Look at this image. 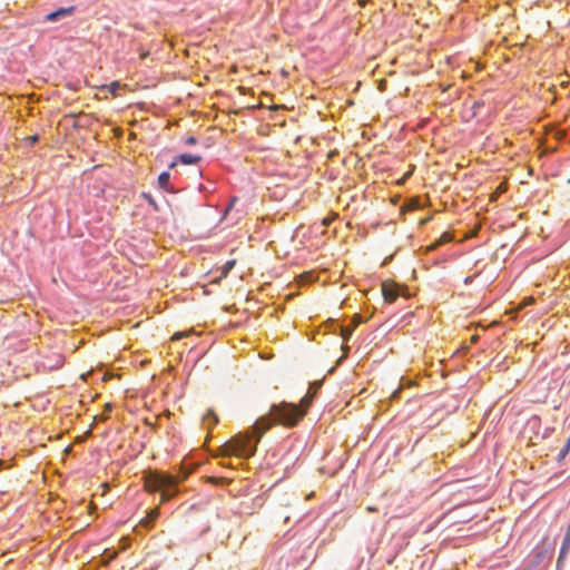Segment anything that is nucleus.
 <instances>
[{
    "mask_svg": "<svg viewBox=\"0 0 570 570\" xmlns=\"http://www.w3.org/2000/svg\"><path fill=\"white\" fill-rule=\"evenodd\" d=\"M570 549V527L568 528L566 534H564V538H563V543H562V547H561V550H560V556H559V559H562L566 557V554L568 553Z\"/></svg>",
    "mask_w": 570,
    "mask_h": 570,
    "instance_id": "f8f14e48",
    "label": "nucleus"
},
{
    "mask_svg": "<svg viewBox=\"0 0 570 570\" xmlns=\"http://www.w3.org/2000/svg\"><path fill=\"white\" fill-rule=\"evenodd\" d=\"M118 556L117 551H111L109 549H106L102 553V559L106 563L111 562L114 559H116Z\"/></svg>",
    "mask_w": 570,
    "mask_h": 570,
    "instance_id": "a211bd4d",
    "label": "nucleus"
},
{
    "mask_svg": "<svg viewBox=\"0 0 570 570\" xmlns=\"http://www.w3.org/2000/svg\"><path fill=\"white\" fill-rule=\"evenodd\" d=\"M159 514L160 511L158 507L151 509L147 513V515L139 522V525L146 528L147 530L153 529L155 521L159 518Z\"/></svg>",
    "mask_w": 570,
    "mask_h": 570,
    "instance_id": "0eeeda50",
    "label": "nucleus"
},
{
    "mask_svg": "<svg viewBox=\"0 0 570 570\" xmlns=\"http://www.w3.org/2000/svg\"><path fill=\"white\" fill-rule=\"evenodd\" d=\"M384 302L393 304L400 296H409V288L405 285H400L392 279H386L381 285Z\"/></svg>",
    "mask_w": 570,
    "mask_h": 570,
    "instance_id": "7ed1b4c3",
    "label": "nucleus"
},
{
    "mask_svg": "<svg viewBox=\"0 0 570 570\" xmlns=\"http://www.w3.org/2000/svg\"><path fill=\"white\" fill-rule=\"evenodd\" d=\"M478 341H479V335L474 334V335H472V336H471V338H470V344H471V345H474V344H476V343H478Z\"/></svg>",
    "mask_w": 570,
    "mask_h": 570,
    "instance_id": "2f4dec72",
    "label": "nucleus"
},
{
    "mask_svg": "<svg viewBox=\"0 0 570 570\" xmlns=\"http://www.w3.org/2000/svg\"><path fill=\"white\" fill-rule=\"evenodd\" d=\"M566 445H569V448H570V435H569V439H568V442L566 443Z\"/></svg>",
    "mask_w": 570,
    "mask_h": 570,
    "instance_id": "c9c22d12",
    "label": "nucleus"
},
{
    "mask_svg": "<svg viewBox=\"0 0 570 570\" xmlns=\"http://www.w3.org/2000/svg\"><path fill=\"white\" fill-rule=\"evenodd\" d=\"M112 411V404L106 403L102 412L96 416V420L106 421L110 417V412Z\"/></svg>",
    "mask_w": 570,
    "mask_h": 570,
    "instance_id": "f3484780",
    "label": "nucleus"
},
{
    "mask_svg": "<svg viewBox=\"0 0 570 570\" xmlns=\"http://www.w3.org/2000/svg\"><path fill=\"white\" fill-rule=\"evenodd\" d=\"M196 141H197V140H196V138H195V137H193V136H191V137H188V138L186 139V144H187V145H195V144H196Z\"/></svg>",
    "mask_w": 570,
    "mask_h": 570,
    "instance_id": "473e14b6",
    "label": "nucleus"
},
{
    "mask_svg": "<svg viewBox=\"0 0 570 570\" xmlns=\"http://www.w3.org/2000/svg\"><path fill=\"white\" fill-rule=\"evenodd\" d=\"M188 335L187 332H177L175 333L173 336H171V340L173 341H178V340H181L184 337H186Z\"/></svg>",
    "mask_w": 570,
    "mask_h": 570,
    "instance_id": "c85d7f7f",
    "label": "nucleus"
},
{
    "mask_svg": "<svg viewBox=\"0 0 570 570\" xmlns=\"http://www.w3.org/2000/svg\"><path fill=\"white\" fill-rule=\"evenodd\" d=\"M206 481L218 487L227 485L230 483V480L224 476H208Z\"/></svg>",
    "mask_w": 570,
    "mask_h": 570,
    "instance_id": "2eb2a0df",
    "label": "nucleus"
},
{
    "mask_svg": "<svg viewBox=\"0 0 570 570\" xmlns=\"http://www.w3.org/2000/svg\"><path fill=\"white\" fill-rule=\"evenodd\" d=\"M304 416L305 410L295 403L282 401L277 404H272L268 413L259 416L249 430L234 435L220 445L213 456L249 459L256 453L257 444L264 434L273 426L282 425L291 429L296 426Z\"/></svg>",
    "mask_w": 570,
    "mask_h": 570,
    "instance_id": "f257e3e1",
    "label": "nucleus"
},
{
    "mask_svg": "<svg viewBox=\"0 0 570 570\" xmlns=\"http://www.w3.org/2000/svg\"><path fill=\"white\" fill-rule=\"evenodd\" d=\"M317 278L314 271L305 272L298 276V284L305 285L315 282Z\"/></svg>",
    "mask_w": 570,
    "mask_h": 570,
    "instance_id": "9b49d317",
    "label": "nucleus"
},
{
    "mask_svg": "<svg viewBox=\"0 0 570 570\" xmlns=\"http://www.w3.org/2000/svg\"><path fill=\"white\" fill-rule=\"evenodd\" d=\"M507 189H508L507 183H501V184L497 187L495 191L492 194V196H491V200L497 199V197H498L499 195H501V194L505 193V191H507Z\"/></svg>",
    "mask_w": 570,
    "mask_h": 570,
    "instance_id": "aec40b11",
    "label": "nucleus"
},
{
    "mask_svg": "<svg viewBox=\"0 0 570 570\" xmlns=\"http://www.w3.org/2000/svg\"><path fill=\"white\" fill-rule=\"evenodd\" d=\"M414 167L407 170L402 178L397 180V185H403L413 174Z\"/></svg>",
    "mask_w": 570,
    "mask_h": 570,
    "instance_id": "a878e982",
    "label": "nucleus"
},
{
    "mask_svg": "<svg viewBox=\"0 0 570 570\" xmlns=\"http://www.w3.org/2000/svg\"><path fill=\"white\" fill-rule=\"evenodd\" d=\"M337 217L338 215L336 213H331L322 219V225L328 227Z\"/></svg>",
    "mask_w": 570,
    "mask_h": 570,
    "instance_id": "412c9836",
    "label": "nucleus"
},
{
    "mask_svg": "<svg viewBox=\"0 0 570 570\" xmlns=\"http://www.w3.org/2000/svg\"><path fill=\"white\" fill-rule=\"evenodd\" d=\"M76 10V7H68V8H60L53 12H50L48 13L46 17H45V20L46 21H49V22H56L60 19H63V18H67V17H70L73 14Z\"/></svg>",
    "mask_w": 570,
    "mask_h": 570,
    "instance_id": "423d86ee",
    "label": "nucleus"
},
{
    "mask_svg": "<svg viewBox=\"0 0 570 570\" xmlns=\"http://www.w3.org/2000/svg\"><path fill=\"white\" fill-rule=\"evenodd\" d=\"M200 159L202 158L199 156L191 155V154H183V155L179 156L180 163H183L185 165L197 164Z\"/></svg>",
    "mask_w": 570,
    "mask_h": 570,
    "instance_id": "ddd939ff",
    "label": "nucleus"
},
{
    "mask_svg": "<svg viewBox=\"0 0 570 570\" xmlns=\"http://www.w3.org/2000/svg\"><path fill=\"white\" fill-rule=\"evenodd\" d=\"M219 423V419L214 410H208L207 413L203 416L202 425L203 429L207 431L206 441L210 438V432Z\"/></svg>",
    "mask_w": 570,
    "mask_h": 570,
    "instance_id": "20e7f679",
    "label": "nucleus"
},
{
    "mask_svg": "<svg viewBox=\"0 0 570 570\" xmlns=\"http://www.w3.org/2000/svg\"><path fill=\"white\" fill-rule=\"evenodd\" d=\"M569 450H570L569 445H564V446L561 449L560 453H559V460L564 459V458H566V455L568 454Z\"/></svg>",
    "mask_w": 570,
    "mask_h": 570,
    "instance_id": "c756f323",
    "label": "nucleus"
},
{
    "mask_svg": "<svg viewBox=\"0 0 570 570\" xmlns=\"http://www.w3.org/2000/svg\"><path fill=\"white\" fill-rule=\"evenodd\" d=\"M65 363V357L61 354H56L53 357V361H50L49 363H45L43 366L48 370H58L62 367Z\"/></svg>",
    "mask_w": 570,
    "mask_h": 570,
    "instance_id": "9d476101",
    "label": "nucleus"
},
{
    "mask_svg": "<svg viewBox=\"0 0 570 570\" xmlns=\"http://www.w3.org/2000/svg\"><path fill=\"white\" fill-rule=\"evenodd\" d=\"M125 88L126 85H121L119 81H112L110 85L107 86V89L109 90L112 97L120 96L119 90Z\"/></svg>",
    "mask_w": 570,
    "mask_h": 570,
    "instance_id": "4468645a",
    "label": "nucleus"
},
{
    "mask_svg": "<svg viewBox=\"0 0 570 570\" xmlns=\"http://www.w3.org/2000/svg\"><path fill=\"white\" fill-rule=\"evenodd\" d=\"M170 174L168 171H164L158 177V185L160 188L167 190L169 186Z\"/></svg>",
    "mask_w": 570,
    "mask_h": 570,
    "instance_id": "dca6fc26",
    "label": "nucleus"
},
{
    "mask_svg": "<svg viewBox=\"0 0 570 570\" xmlns=\"http://www.w3.org/2000/svg\"><path fill=\"white\" fill-rule=\"evenodd\" d=\"M321 387L320 382H314L308 386L306 395L301 400L299 406L305 410V414L307 413L308 407L311 406L313 399L317 394L318 390Z\"/></svg>",
    "mask_w": 570,
    "mask_h": 570,
    "instance_id": "39448f33",
    "label": "nucleus"
},
{
    "mask_svg": "<svg viewBox=\"0 0 570 570\" xmlns=\"http://www.w3.org/2000/svg\"><path fill=\"white\" fill-rule=\"evenodd\" d=\"M234 265H235V261H228V262H226V264H225V265H224V267H223V274H224V275H227V274H228V272L234 267Z\"/></svg>",
    "mask_w": 570,
    "mask_h": 570,
    "instance_id": "cd10ccee",
    "label": "nucleus"
},
{
    "mask_svg": "<svg viewBox=\"0 0 570 570\" xmlns=\"http://www.w3.org/2000/svg\"><path fill=\"white\" fill-rule=\"evenodd\" d=\"M4 464V461L0 460V468H2Z\"/></svg>",
    "mask_w": 570,
    "mask_h": 570,
    "instance_id": "e433bc0d",
    "label": "nucleus"
},
{
    "mask_svg": "<svg viewBox=\"0 0 570 570\" xmlns=\"http://www.w3.org/2000/svg\"><path fill=\"white\" fill-rule=\"evenodd\" d=\"M414 167L407 170L402 178L397 180V185H403L413 174Z\"/></svg>",
    "mask_w": 570,
    "mask_h": 570,
    "instance_id": "bb28decb",
    "label": "nucleus"
},
{
    "mask_svg": "<svg viewBox=\"0 0 570 570\" xmlns=\"http://www.w3.org/2000/svg\"><path fill=\"white\" fill-rule=\"evenodd\" d=\"M187 478L188 472L183 470L177 474L159 470H146L142 472L144 490L149 493L160 492V504H164L179 493L178 485Z\"/></svg>",
    "mask_w": 570,
    "mask_h": 570,
    "instance_id": "f03ea898",
    "label": "nucleus"
},
{
    "mask_svg": "<svg viewBox=\"0 0 570 570\" xmlns=\"http://www.w3.org/2000/svg\"><path fill=\"white\" fill-rule=\"evenodd\" d=\"M30 139L32 142H36L38 140V136H32V137H30Z\"/></svg>",
    "mask_w": 570,
    "mask_h": 570,
    "instance_id": "f704fd0d",
    "label": "nucleus"
},
{
    "mask_svg": "<svg viewBox=\"0 0 570 570\" xmlns=\"http://www.w3.org/2000/svg\"><path fill=\"white\" fill-rule=\"evenodd\" d=\"M414 167L407 170L402 178L397 180V185H403L413 174Z\"/></svg>",
    "mask_w": 570,
    "mask_h": 570,
    "instance_id": "b1692460",
    "label": "nucleus"
},
{
    "mask_svg": "<svg viewBox=\"0 0 570 570\" xmlns=\"http://www.w3.org/2000/svg\"><path fill=\"white\" fill-rule=\"evenodd\" d=\"M353 331H354V327H343L342 328V337H343V340L347 341L351 337Z\"/></svg>",
    "mask_w": 570,
    "mask_h": 570,
    "instance_id": "4be33fe9",
    "label": "nucleus"
},
{
    "mask_svg": "<svg viewBox=\"0 0 570 570\" xmlns=\"http://www.w3.org/2000/svg\"><path fill=\"white\" fill-rule=\"evenodd\" d=\"M569 450H570L569 445H564V446L561 449L560 453H559V460L564 459V458H566V455L568 454Z\"/></svg>",
    "mask_w": 570,
    "mask_h": 570,
    "instance_id": "7c9ffc66",
    "label": "nucleus"
},
{
    "mask_svg": "<svg viewBox=\"0 0 570 570\" xmlns=\"http://www.w3.org/2000/svg\"><path fill=\"white\" fill-rule=\"evenodd\" d=\"M454 239V235L451 232H444L438 240L426 247V252H433L438 247L451 243Z\"/></svg>",
    "mask_w": 570,
    "mask_h": 570,
    "instance_id": "6e6552de",
    "label": "nucleus"
},
{
    "mask_svg": "<svg viewBox=\"0 0 570 570\" xmlns=\"http://www.w3.org/2000/svg\"><path fill=\"white\" fill-rule=\"evenodd\" d=\"M360 322H361L360 315H355L354 318H353V323H354L353 327L355 328Z\"/></svg>",
    "mask_w": 570,
    "mask_h": 570,
    "instance_id": "72a5a7b5",
    "label": "nucleus"
},
{
    "mask_svg": "<svg viewBox=\"0 0 570 570\" xmlns=\"http://www.w3.org/2000/svg\"><path fill=\"white\" fill-rule=\"evenodd\" d=\"M421 207V199L419 197H412L403 204L401 207L402 212H412Z\"/></svg>",
    "mask_w": 570,
    "mask_h": 570,
    "instance_id": "1a4fd4ad",
    "label": "nucleus"
},
{
    "mask_svg": "<svg viewBox=\"0 0 570 570\" xmlns=\"http://www.w3.org/2000/svg\"><path fill=\"white\" fill-rule=\"evenodd\" d=\"M414 167L407 170L402 178L397 180V185H403L413 174Z\"/></svg>",
    "mask_w": 570,
    "mask_h": 570,
    "instance_id": "5701e85b",
    "label": "nucleus"
},
{
    "mask_svg": "<svg viewBox=\"0 0 570 570\" xmlns=\"http://www.w3.org/2000/svg\"><path fill=\"white\" fill-rule=\"evenodd\" d=\"M414 383L409 381L406 383H401V385L392 393L391 399L397 400L400 396L401 391L404 389V386H413Z\"/></svg>",
    "mask_w": 570,
    "mask_h": 570,
    "instance_id": "6ab92c4d",
    "label": "nucleus"
},
{
    "mask_svg": "<svg viewBox=\"0 0 570 570\" xmlns=\"http://www.w3.org/2000/svg\"><path fill=\"white\" fill-rule=\"evenodd\" d=\"M414 167L407 170L402 178L397 180V185H403L413 174Z\"/></svg>",
    "mask_w": 570,
    "mask_h": 570,
    "instance_id": "393cba45",
    "label": "nucleus"
}]
</instances>
